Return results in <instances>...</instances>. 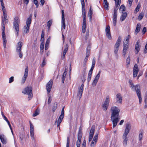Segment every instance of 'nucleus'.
Returning <instances> with one entry per match:
<instances>
[{
	"mask_svg": "<svg viewBox=\"0 0 147 147\" xmlns=\"http://www.w3.org/2000/svg\"><path fill=\"white\" fill-rule=\"evenodd\" d=\"M111 118L112 122L113 127L114 128L119 120V115L120 110L117 107L114 106L111 108Z\"/></svg>",
	"mask_w": 147,
	"mask_h": 147,
	"instance_id": "f257e3e1",
	"label": "nucleus"
},
{
	"mask_svg": "<svg viewBox=\"0 0 147 147\" xmlns=\"http://www.w3.org/2000/svg\"><path fill=\"white\" fill-rule=\"evenodd\" d=\"M129 83L131 85L132 90L133 91H136L137 95L139 99V103L141 104L142 101V98L141 94V92L140 90V86L138 85H137L134 86L131 81L129 80Z\"/></svg>",
	"mask_w": 147,
	"mask_h": 147,
	"instance_id": "f03ea898",
	"label": "nucleus"
},
{
	"mask_svg": "<svg viewBox=\"0 0 147 147\" xmlns=\"http://www.w3.org/2000/svg\"><path fill=\"white\" fill-rule=\"evenodd\" d=\"M129 133V124H127L124 132L122 136L123 145L125 146H127V142L128 140V138L127 137Z\"/></svg>",
	"mask_w": 147,
	"mask_h": 147,
	"instance_id": "7ed1b4c3",
	"label": "nucleus"
},
{
	"mask_svg": "<svg viewBox=\"0 0 147 147\" xmlns=\"http://www.w3.org/2000/svg\"><path fill=\"white\" fill-rule=\"evenodd\" d=\"M32 88L31 86H27L25 88L22 92L24 94L28 95V98L30 100L32 96Z\"/></svg>",
	"mask_w": 147,
	"mask_h": 147,
	"instance_id": "20e7f679",
	"label": "nucleus"
},
{
	"mask_svg": "<svg viewBox=\"0 0 147 147\" xmlns=\"http://www.w3.org/2000/svg\"><path fill=\"white\" fill-rule=\"evenodd\" d=\"M22 45L23 43L21 41L18 42L16 45V51L21 58H22L23 57V53L21 51L22 47Z\"/></svg>",
	"mask_w": 147,
	"mask_h": 147,
	"instance_id": "39448f33",
	"label": "nucleus"
},
{
	"mask_svg": "<svg viewBox=\"0 0 147 147\" xmlns=\"http://www.w3.org/2000/svg\"><path fill=\"white\" fill-rule=\"evenodd\" d=\"M129 43V35L125 38L123 42V55L124 57L126 53L127 49L128 48Z\"/></svg>",
	"mask_w": 147,
	"mask_h": 147,
	"instance_id": "423d86ee",
	"label": "nucleus"
},
{
	"mask_svg": "<svg viewBox=\"0 0 147 147\" xmlns=\"http://www.w3.org/2000/svg\"><path fill=\"white\" fill-rule=\"evenodd\" d=\"M121 40V37L120 36H119L115 45L114 47V52L115 54L116 55H117V53L119 50V47Z\"/></svg>",
	"mask_w": 147,
	"mask_h": 147,
	"instance_id": "0eeeda50",
	"label": "nucleus"
},
{
	"mask_svg": "<svg viewBox=\"0 0 147 147\" xmlns=\"http://www.w3.org/2000/svg\"><path fill=\"white\" fill-rule=\"evenodd\" d=\"M110 102V97L109 96H106L105 100L102 105V107L103 110L106 111L109 105Z\"/></svg>",
	"mask_w": 147,
	"mask_h": 147,
	"instance_id": "6e6552de",
	"label": "nucleus"
},
{
	"mask_svg": "<svg viewBox=\"0 0 147 147\" xmlns=\"http://www.w3.org/2000/svg\"><path fill=\"white\" fill-rule=\"evenodd\" d=\"M91 49V45L89 44L87 48V51L86 53V56L84 60V64L85 65L86 63L88 61V58L90 54V51Z\"/></svg>",
	"mask_w": 147,
	"mask_h": 147,
	"instance_id": "1a4fd4ad",
	"label": "nucleus"
},
{
	"mask_svg": "<svg viewBox=\"0 0 147 147\" xmlns=\"http://www.w3.org/2000/svg\"><path fill=\"white\" fill-rule=\"evenodd\" d=\"M101 71H100L98 74L95 76L93 82L92 83V85L93 86H95L98 82V79L100 76Z\"/></svg>",
	"mask_w": 147,
	"mask_h": 147,
	"instance_id": "9d476101",
	"label": "nucleus"
},
{
	"mask_svg": "<svg viewBox=\"0 0 147 147\" xmlns=\"http://www.w3.org/2000/svg\"><path fill=\"white\" fill-rule=\"evenodd\" d=\"M8 21L7 18V20H6L5 19V18H3V17H2V35H3V33L4 34H5V23H6Z\"/></svg>",
	"mask_w": 147,
	"mask_h": 147,
	"instance_id": "9b49d317",
	"label": "nucleus"
},
{
	"mask_svg": "<svg viewBox=\"0 0 147 147\" xmlns=\"http://www.w3.org/2000/svg\"><path fill=\"white\" fill-rule=\"evenodd\" d=\"M110 29L109 26V25L108 26L106 27L105 32L107 37L109 39L111 40L112 38V37L111 34Z\"/></svg>",
	"mask_w": 147,
	"mask_h": 147,
	"instance_id": "f8f14e48",
	"label": "nucleus"
},
{
	"mask_svg": "<svg viewBox=\"0 0 147 147\" xmlns=\"http://www.w3.org/2000/svg\"><path fill=\"white\" fill-rule=\"evenodd\" d=\"M53 81L51 80L47 84L46 89L47 91L48 94L51 91L53 85Z\"/></svg>",
	"mask_w": 147,
	"mask_h": 147,
	"instance_id": "ddd939ff",
	"label": "nucleus"
},
{
	"mask_svg": "<svg viewBox=\"0 0 147 147\" xmlns=\"http://www.w3.org/2000/svg\"><path fill=\"white\" fill-rule=\"evenodd\" d=\"M28 74V66H27L26 68L25 69L24 75L22 78V83L24 84L27 78Z\"/></svg>",
	"mask_w": 147,
	"mask_h": 147,
	"instance_id": "4468645a",
	"label": "nucleus"
},
{
	"mask_svg": "<svg viewBox=\"0 0 147 147\" xmlns=\"http://www.w3.org/2000/svg\"><path fill=\"white\" fill-rule=\"evenodd\" d=\"M61 13L62 14V28H63L64 29H65V15L64 13V11L63 10H61Z\"/></svg>",
	"mask_w": 147,
	"mask_h": 147,
	"instance_id": "2eb2a0df",
	"label": "nucleus"
},
{
	"mask_svg": "<svg viewBox=\"0 0 147 147\" xmlns=\"http://www.w3.org/2000/svg\"><path fill=\"white\" fill-rule=\"evenodd\" d=\"M84 86V84H82L78 89V91L77 94V96L78 97H79L80 98L82 96L83 90Z\"/></svg>",
	"mask_w": 147,
	"mask_h": 147,
	"instance_id": "dca6fc26",
	"label": "nucleus"
},
{
	"mask_svg": "<svg viewBox=\"0 0 147 147\" xmlns=\"http://www.w3.org/2000/svg\"><path fill=\"white\" fill-rule=\"evenodd\" d=\"M133 76L134 78L136 77L139 71V69L137 65L135 64L133 69Z\"/></svg>",
	"mask_w": 147,
	"mask_h": 147,
	"instance_id": "f3484780",
	"label": "nucleus"
},
{
	"mask_svg": "<svg viewBox=\"0 0 147 147\" xmlns=\"http://www.w3.org/2000/svg\"><path fill=\"white\" fill-rule=\"evenodd\" d=\"M140 41L138 40L136 42V43L135 45V49L136 50V54H137L140 51V45H139Z\"/></svg>",
	"mask_w": 147,
	"mask_h": 147,
	"instance_id": "a211bd4d",
	"label": "nucleus"
},
{
	"mask_svg": "<svg viewBox=\"0 0 147 147\" xmlns=\"http://www.w3.org/2000/svg\"><path fill=\"white\" fill-rule=\"evenodd\" d=\"M1 5L2 7V9L3 10V18H5V19L6 20H7V14L6 13V11L5 8V7L4 6V3H1Z\"/></svg>",
	"mask_w": 147,
	"mask_h": 147,
	"instance_id": "6ab92c4d",
	"label": "nucleus"
},
{
	"mask_svg": "<svg viewBox=\"0 0 147 147\" xmlns=\"http://www.w3.org/2000/svg\"><path fill=\"white\" fill-rule=\"evenodd\" d=\"M20 24V20L18 17H16L14 19V21L13 23V27H19Z\"/></svg>",
	"mask_w": 147,
	"mask_h": 147,
	"instance_id": "aec40b11",
	"label": "nucleus"
},
{
	"mask_svg": "<svg viewBox=\"0 0 147 147\" xmlns=\"http://www.w3.org/2000/svg\"><path fill=\"white\" fill-rule=\"evenodd\" d=\"M2 35V38H3V46L5 49H4V51H5V49L6 48V43H7V40L6 39L5 34H4L3 33V35Z\"/></svg>",
	"mask_w": 147,
	"mask_h": 147,
	"instance_id": "412c9836",
	"label": "nucleus"
},
{
	"mask_svg": "<svg viewBox=\"0 0 147 147\" xmlns=\"http://www.w3.org/2000/svg\"><path fill=\"white\" fill-rule=\"evenodd\" d=\"M86 19H83L82 24V32L85 33L86 28Z\"/></svg>",
	"mask_w": 147,
	"mask_h": 147,
	"instance_id": "4be33fe9",
	"label": "nucleus"
},
{
	"mask_svg": "<svg viewBox=\"0 0 147 147\" xmlns=\"http://www.w3.org/2000/svg\"><path fill=\"white\" fill-rule=\"evenodd\" d=\"M81 3L82 5V14L84 15L85 14H86V13L85 9V4L84 2V0H81Z\"/></svg>",
	"mask_w": 147,
	"mask_h": 147,
	"instance_id": "5701e85b",
	"label": "nucleus"
},
{
	"mask_svg": "<svg viewBox=\"0 0 147 147\" xmlns=\"http://www.w3.org/2000/svg\"><path fill=\"white\" fill-rule=\"evenodd\" d=\"M32 15H30L29 18L27 19L26 22V26L30 27L32 21Z\"/></svg>",
	"mask_w": 147,
	"mask_h": 147,
	"instance_id": "b1692460",
	"label": "nucleus"
},
{
	"mask_svg": "<svg viewBox=\"0 0 147 147\" xmlns=\"http://www.w3.org/2000/svg\"><path fill=\"white\" fill-rule=\"evenodd\" d=\"M30 27L25 26L23 28V33L24 34H27L29 32Z\"/></svg>",
	"mask_w": 147,
	"mask_h": 147,
	"instance_id": "393cba45",
	"label": "nucleus"
},
{
	"mask_svg": "<svg viewBox=\"0 0 147 147\" xmlns=\"http://www.w3.org/2000/svg\"><path fill=\"white\" fill-rule=\"evenodd\" d=\"M116 98L117 101H119V103H121L122 101V98L120 94L119 93L116 95Z\"/></svg>",
	"mask_w": 147,
	"mask_h": 147,
	"instance_id": "a878e982",
	"label": "nucleus"
},
{
	"mask_svg": "<svg viewBox=\"0 0 147 147\" xmlns=\"http://www.w3.org/2000/svg\"><path fill=\"white\" fill-rule=\"evenodd\" d=\"M103 4L105 8L106 9L108 10L109 8V3L107 0H104Z\"/></svg>",
	"mask_w": 147,
	"mask_h": 147,
	"instance_id": "bb28decb",
	"label": "nucleus"
},
{
	"mask_svg": "<svg viewBox=\"0 0 147 147\" xmlns=\"http://www.w3.org/2000/svg\"><path fill=\"white\" fill-rule=\"evenodd\" d=\"M141 25L140 24H138L135 32V33L137 34L140 31Z\"/></svg>",
	"mask_w": 147,
	"mask_h": 147,
	"instance_id": "cd10ccee",
	"label": "nucleus"
},
{
	"mask_svg": "<svg viewBox=\"0 0 147 147\" xmlns=\"http://www.w3.org/2000/svg\"><path fill=\"white\" fill-rule=\"evenodd\" d=\"M127 15V14L126 12H124L123 13L122 15L121 16L120 20L121 21H123L126 18Z\"/></svg>",
	"mask_w": 147,
	"mask_h": 147,
	"instance_id": "c85d7f7f",
	"label": "nucleus"
},
{
	"mask_svg": "<svg viewBox=\"0 0 147 147\" xmlns=\"http://www.w3.org/2000/svg\"><path fill=\"white\" fill-rule=\"evenodd\" d=\"M117 16L113 15V23L114 26H115L117 23Z\"/></svg>",
	"mask_w": 147,
	"mask_h": 147,
	"instance_id": "c756f323",
	"label": "nucleus"
},
{
	"mask_svg": "<svg viewBox=\"0 0 147 147\" xmlns=\"http://www.w3.org/2000/svg\"><path fill=\"white\" fill-rule=\"evenodd\" d=\"M125 7L124 5H122L120 6L119 11L120 13H123V12L125 11Z\"/></svg>",
	"mask_w": 147,
	"mask_h": 147,
	"instance_id": "7c9ffc66",
	"label": "nucleus"
},
{
	"mask_svg": "<svg viewBox=\"0 0 147 147\" xmlns=\"http://www.w3.org/2000/svg\"><path fill=\"white\" fill-rule=\"evenodd\" d=\"M82 135V130L80 128L78 134V139L81 140Z\"/></svg>",
	"mask_w": 147,
	"mask_h": 147,
	"instance_id": "2f4dec72",
	"label": "nucleus"
},
{
	"mask_svg": "<svg viewBox=\"0 0 147 147\" xmlns=\"http://www.w3.org/2000/svg\"><path fill=\"white\" fill-rule=\"evenodd\" d=\"M40 113V110L38 108H37L35 111L34 113L32 115L33 117H35L38 115Z\"/></svg>",
	"mask_w": 147,
	"mask_h": 147,
	"instance_id": "473e14b6",
	"label": "nucleus"
},
{
	"mask_svg": "<svg viewBox=\"0 0 147 147\" xmlns=\"http://www.w3.org/2000/svg\"><path fill=\"white\" fill-rule=\"evenodd\" d=\"M67 74V71H65L63 74L62 76V83H63L64 82L65 77L66 76Z\"/></svg>",
	"mask_w": 147,
	"mask_h": 147,
	"instance_id": "72a5a7b5",
	"label": "nucleus"
},
{
	"mask_svg": "<svg viewBox=\"0 0 147 147\" xmlns=\"http://www.w3.org/2000/svg\"><path fill=\"white\" fill-rule=\"evenodd\" d=\"M95 130V128L94 127L92 126L89 135L93 136Z\"/></svg>",
	"mask_w": 147,
	"mask_h": 147,
	"instance_id": "f704fd0d",
	"label": "nucleus"
},
{
	"mask_svg": "<svg viewBox=\"0 0 147 147\" xmlns=\"http://www.w3.org/2000/svg\"><path fill=\"white\" fill-rule=\"evenodd\" d=\"M68 45L67 44H66L65 45V49H64L63 53V55H65L67 52L68 51Z\"/></svg>",
	"mask_w": 147,
	"mask_h": 147,
	"instance_id": "c9c22d12",
	"label": "nucleus"
},
{
	"mask_svg": "<svg viewBox=\"0 0 147 147\" xmlns=\"http://www.w3.org/2000/svg\"><path fill=\"white\" fill-rule=\"evenodd\" d=\"M121 0H117V1H115V7L118 8L120 4Z\"/></svg>",
	"mask_w": 147,
	"mask_h": 147,
	"instance_id": "e433bc0d",
	"label": "nucleus"
},
{
	"mask_svg": "<svg viewBox=\"0 0 147 147\" xmlns=\"http://www.w3.org/2000/svg\"><path fill=\"white\" fill-rule=\"evenodd\" d=\"M57 102H55L54 103L52 108L53 112H54L56 109L57 107Z\"/></svg>",
	"mask_w": 147,
	"mask_h": 147,
	"instance_id": "4c0bfd02",
	"label": "nucleus"
},
{
	"mask_svg": "<svg viewBox=\"0 0 147 147\" xmlns=\"http://www.w3.org/2000/svg\"><path fill=\"white\" fill-rule=\"evenodd\" d=\"M141 7V5L140 3L138 4L137 5L136 7V8L135 9V13H136L137 12H138L140 8Z\"/></svg>",
	"mask_w": 147,
	"mask_h": 147,
	"instance_id": "58836bf2",
	"label": "nucleus"
},
{
	"mask_svg": "<svg viewBox=\"0 0 147 147\" xmlns=\"http://www.w3.org/2000/svg\"><path fill=\"white\" fill-rule=\"evenodd\" d=\"M144 16V14L142 13H140L138 17V19L139 20H141Z\"/></svg>",
	"mask_w": 147,
	"mask_h": 147,
	"instance_id": "ea45409f",
	"label": "nucleus"
},
{
	"mask_svg": "<svg viewBox=\"0 0 147 147\" xmlns=\"http://www.w3.org/2000/svg\"><path fill=\"white\" fill-rule=\"evenodd\" d=\"M14 28L16 32V36H18L19 35V27H13Z\"/></svg>",
	"mask_w": 147,
	"mask_h": 147,
	"instance_id": "a19ab883",
	"label": "nucleus"
},
{
	"mask_svg": "<svg viewBox=\"0 0 147 147\" xmlns=\"http://www.w3.org/2000/svg\"><path fill=\"white\" fill-rule=\"evenodd\" d=\"M97 142L92 140L90 144L91 147H94L96 144Z\"/></svg>",
	"mask_w": 147,
	"mask_h": 147,
	"instance_id": "79ce46f5",
	"label": "nucleus"
},
{
	"mask_svg": "<svg viewBox=\"0 0 147 147\" xmlns=\"http://www.w3.org/2000/svg\"><path fill=\"white\" fill-rule=\"evenodd\" d=\"M81 139H78V140L76 142L77 147H80V144H81Z\"/></svg>",
	"mask_w": 147,
	"mask_h": 147,
	"instance_id": "37998d69",
	"label": "nucleus"
},
{
	"mask_svg": "<svg viewBox=\"0 0 147 147\" xmlns=\"http://www.w3.org/2000/svg\"><path fill=\"white\" fill-rule=\"evenodd\" d=\"M70 140L69 137H67L66 147H69Z\"/></svg>",
	"mask_w": 147,
	"mask_h": 147,
	"instance_id": "c03bdc74",
	"label": "nucleus"
},
{
	"mask_svg": "<svg viewBox=\"0 0 147 147\" xmlns=\"http://www.w3.org/2000/svg\"><path fill=\"white\" fill-rule=\"evenodd\" d=\"M46 60L45 59V58L44 57L43 59L42 62L41 64V67H43L46 64Z\"/></svg>",
	"mask_w": 147,
	"mask_h": 147,
	"instance_id": "a18cd8bd",
	"label": "nucleus"
},
{
	"mask_svg": "<svg viewBox=\"0 0 147 147\" xmlns=\"http://www.w3.org/2000/svg\"><path fill=\"white\" fill-rule=\"evenodd\" d=\"M64 117L60 115L58 119L57 122L61 123L63 118H64Z\"/></svg>",
	"mask_w": 147,
	"mask_h": 147,
	"instance_id": "49530a36",
	"label": "nucleus"
},
{
	"mask_svg": "<svg viewBox=\"0 0 147 147\" xmlns=\"http://www.w3.org/2000/svg\"><path fill=\"white\" fill-rule=\"evenodd\" d=\"M92 74L89 73L88 74V78H87V81L88 82H89L91 80Z\"/></svg>",
	"mask_w": 147,
	"mask_h": 147,
	"instance_id": "de8ad7c7",
	"label": "nucleus"
},
{
	"mask_svg": "<svg viewBox=\"0 0 147 147\" xmlns=\"http://www.w3.org/2000/svg\"><path fill=\"white\" fill-rule=\"evenodd\" d=\"M143 132L142 131L141 133L139 134V140H141L142 137H143Z\"/></svg>",
	"mask_w": 147,
	"mask_h": 147,
	"instance_id": "09e8293b",
	"label": "nucleus"
},
{
	"mask_svg": "<svg viewBox=\"0 0 147 147\" xmlns=\"http://www.w3.org/2000/svg\"><path fill=\"white\" fill-rule=\"evenodd\" d=\"M34 131H30V136L32 138V139L34 140Z\"/></svg>",
	"mask_w": 147,
	"mask_h": 147,
	"instance_id": "8fccbe9b",
	"label": "nucleus"
},
{
	"mask_svg": "<svg viewBox=\"0 0 147 147\" xmlns=\"http://www.w3.org/2000/svg\"><path fill=\"white\" fill-rule=\"evenodd\" d=\"M52 24V21L51 20H50L47 23V26L49 28L51 26Z\"/></svg>",
	"mask_w": 147,
	"mask_h": 147,
	"instance_id": "3c124183",
	"label": "nucleus"
},
{
	"mask_svg": "<svg viewBox=\"0 0 147 147\" xmlns=\"http://www.w3.org/2000/svg\"><path fill=\"white\" fill-rule=\"evenodd\" d=\"M30 131H34L33 125L30 121Z\"/></svg>",
	"mask_w": 147,
	"mask_h": 147,
	"instance_id": "603ef678",
	"label": "nucleus"
},
{
	"mask_svg": "<svg viewBox=\"0 0 147 147\" xmlns=\"http://www.w3.org/2000/svg\"><path fill=\"white\" fill-rule=\"evenodd\" d=\"M64 107H64L62 109L61 113V114L60 115L61 116L64 117Z\"/></svg>",
	"mask_w": 147,
	"mask_h": 147,
	"instance_id": "864d4df0",
	"label": "nucleus"
},
{
	"mask_svg": "<svg viewBox=\"0 0 147 147\" xmlns=\"http://www.w3.org/2000/svg\"><path fill=\"white\" fill-rule=\"evenodd\" d=\"M118 8L115 7L114 8V13L113 15L117 16V11L118 10Z\"/></svg>",
	"mask_w": 147,
	"mask_h": 147,
	"instance_id": "5fc2aeb1",
	"label": "nucleus"
},
{
	"mask_svg": "<svg viewBox=\"0 0 147 147\" xmlns=\"http://www.w3.org/2000/svg\"><path fill=\"white\" fill-rule=\"evenodd\" d=\"M92 11L91 9V7H90L89 10L88 12V16H92Z\"/></svg>",
	"mask_w": 147,
	"mask_h": 147,
	"instance_id": "6e6d98bb",
	"label": "nucleus"
},
{
	"mask_svg": "<svg viewBox=\"0 0 147 147\" xmlns=\"http://www.w3.org/2000/svg\"><path fill=\"white\" fill-rule=\"evenodd\" d=\"M34 0V3L36 5V7L38 8V1L37 0Z\"/></svg>",
	"mask_w": 147,
	"mask_h": 147,
	"instance_id": "4d7b16f0",
	"label": "nucleus"
},
{
	"mask_svg": "<svg viewBox=\"0 0 147 147\" xmlns=\"http://www.w3.org/2000/svg\"><path fill=\"white\" fill-rule=\"evenodd\" d=\"M14 80V78L13 76L11 77L9 79V83H11L13 82Z\"/></svg>",
	"mask_w": 147,
	"mask_h": 147,
	"instance_id": "13d9d810",
	"label": "nucleus"
},
{
	"mask_svg": "<svg viewBox=\"0 0 147 147\" xmlns=\"http://www.w3.org/2000/svg\"><path fill=\"white\" fill-rule=\"evenodd\" d=\"M96 61L95 59L94 58L92 61V67H94L95 65Z\"/></svg>",
	"mask_w": 147,
	"mask_h": 147,
	"instance_id": "bf43d9fd",
	"label": "nucleus"
},
{
	"mask_svg": "<svg viewBox=\"0 0 147 147\" xmlns=\"http://www.w3.org/2000/svg\"><path fill=\"white\" fill-rule=\"evenodd\" d=\"M144 53L145 54L147 53V43L145 46V48L144 50Z\"/></svg>",
	"mask_w": 147,
	"mask_h": 147,
	"instance_id": "052dcab7",
	"label": "nucleus"
},
{
	"mask_svg": "<svg viewBox=\"0 0 147 147\" xmlns=\"http://www.w3.org/2000/svg\"><path fill=\"white\" fill-rule=\"evenodd\" d=\"M51 101V99L50 96H49V98L48 100V104H50Z\"/></svg>",
	"mask_w": 147,
	"mask_h": 147,
	"instance_id": "680f3d73",
	"label": "nucleus"
},
{
	"mask_svg": "<svg viewBox=\"0 0 147 147\" xmlns=\"http://www.w3.org/2000/svg\"><path fill=\"white\" fill-rule=\"evenodd\" d=\"M1 115L5 121L8 119L4 115L3 113L2 112H1Z\"/></svg>",
	"mask_w": 147,
	"mask_h": 147,
	"instance_id": "e2e57ef3",
	"label": "nucleus"
},
{
	"mask_svg": "<svg viewBox=\"0 0 147 147\" xmlns=\"http://www.w3.org/2000/svg\"><path fill=\"white\" fill-rule=\"evenodd\" d=\"M29 0H23V2L26 5H27L29 3Z\"/></svg>",
	"mask_w": 147,
	"mask_h": 147,
	"instance_id": "0e129e2a",
	"label": "nucleus"
},
{
	"mask_svg": "<svg viewBox=\"0 0 147 147\" xmlns=\"http://www.w3.org/2000/svg\"><path fill=\"white\" fill-rule=\"evenodd\" d=\"M146 27H144L143 29L142 32L143 34H144L146 32Z\"/></svg>",
	"mask_w": 147,
	"mask_h": 147,
	"instance_id": "69168bd1",
	"label": "nucleus"
},
{
	"mask_svg": "<svg viewBox=\"0 0 147 147\" xmlns=\"http://www.w3.org/2000/svg\"><path fill=\"white\" fill-rule=\"evenodd\" d=\"M94 67H91V69H90V71H89V73L92 74V71H93V70L94 69Z\"/></svg>",
	"mask_w": 147,
	"mask_h": 147,
	"instance_id": "338daca9",
	"label": "nucleus"
},
{
	"mask_svg": "<svg viewBox=\"0 0 147 147\" xmlns=\"http://www.w3.org/2000/svg\"><path fill=\"white\" fill-rule=\"evenodd\" d=\"M44 44L42 43L40 45V48L41 50H42L43 51L44 49Z\"/></svg>",
	"mask_w": 147,
	"mask_h": 147,
	"instance_id": "774afa93",
	"label": "nucleus"
}]
</instances>
